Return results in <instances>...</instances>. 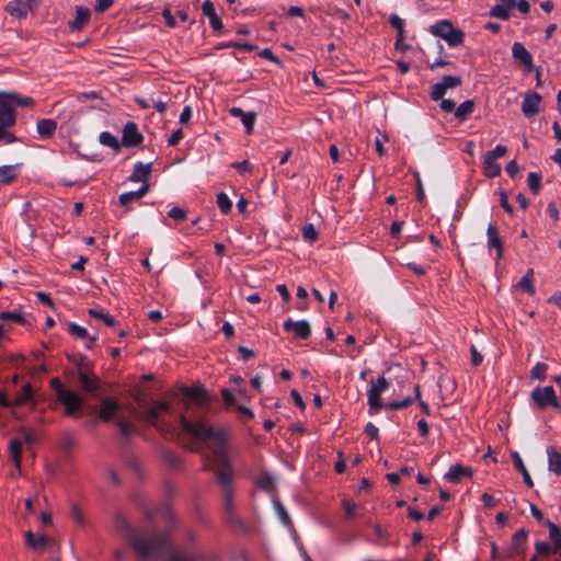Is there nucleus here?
Here are the masks:
<instances>
[{
  "label": "nucleus",
  "mask_w": 561,
  "mask_h": 561,
  "mask_svg": "<svg viewBox=\"0 0 561 561\" xmlns=\"http://www.w3.org/2000/svg\"><path fill=\"white\" fill-rule=\"evenodd\" d=\"M182 430L197 442L204 443L209 449L210 455L206 458V468L211 470L217 481L222 486L224 511L229 522L237 520L234 515L232 469L228 457L227 434L222 428H214L203 421H190L181 415Z\"/></svg>",
  "instance_id": "1"
},
{
  "label": "nucleus",
  "mask_w": 561,
  "mask_h": 561,
  "mask_svg": "<svg viewBox=\"0 0 561 561\" xmlns=\"http://www.w3.org/2000/svg\"><path fill=\"white\" fill-rule=\"evenodd\" d=\"M135 552L142 558H153L158 561H204L202 556H188L174 549L168 534L156 536L139 533L130 538Z\"/></svg>",
  "instance_id": "2"
},
{
  "label": "nucleus",
  "mask_w": 561,
  "mask_h": 561,
  "mask_svg": "<svg viewBox=\"0 0 561 561\" xmlns=\"http://www.w3.org/2000/svg\"><path fill=\"white\" fill-rule=\"evenodd\" d=\"M34 103L32 98L19 96L16 93L0 92V125L13 126L15 124L16 106H32Z\"/></svg>",
  "instance_id": "3"
},
{
  "label": "nucleus",
  "mask_w": 561,
  "mask_h": 561,
  "mask_svg": "<svg viewBox=\"0 0 561 561\" xmlns=\"http://www.w3.org/2000/svg\"><path fill=\"white\" fill-rule=\"evenodd\" d=\"M433 35L443 38L449 46H459L463 42V32L455 28L450 21L442 20L431 26Z\"/></svg>",
  "instance_id": "4"
},
{
  "label": "nucleus",
  "mask_w": 561,
  "mask_h": 561,
  "mask_svg": "<svg viewBox=\"0 0 561 561\" xmlns=\"http://www.w3.org/2000/svg\"><path fill=\"white\" fill-rule=\"evenodd\" d=\"M530 397L536 407L541 410L547 409L548 407H552L554 409L560 408L552 386L537 387L531 391Z\"/></svg>",
  "instance_id": "5"
},
{
  "label": "nucleus",
  "mask_w": 561,
  "mask_h": 561,
  "mask_svg": "<svg viewBox=\"0 0 561 561\" xmlns=\"http://www.w3.org/2000/svg\"><path fill=\"white\" fill-rule=\"evenodd\" d=\"M507 148L502 145H497L493 150L488 151L483 158V172L488 178H496L501 174V167L496 162V159L502 158L506 154Z\"/></svg>",
  "instance_id": "6"
},
{
  "label": "nucleus",
  "mask_w": 561,
  "mask_h": 561,
  "mask_svg": "<svg viewBox=\"0 0 561 561\" xmlns=\"http://www.w3.org/2000/svg\"><path fill=\"white\" fill-rule=\"evenodd\" d=\"M170 410L168 402H154L150 408L145 411V420L156 426L159 431H165L167 425L162 421V416Z\"/></svg>",
  "instance_id": "7"
},
{
  "label": "nucleus",
  "mask_w": 561,
  "mask_h": 561,
  "mask_svg": "<svg viewBox=\"0 0 561 561\" xmlns=\"http://www.w3.org/2000/svg\"><path fill=\"white\" fill-rule=\"evenodd\" d=\"M389 388V382L385 377H379L377 380L370 381V389L368 390V405L371 410H380L383 408L381 402V393Z\"/></svg>",
  "instance_id": "8"
},
{
  "label": "nucleus",
  "mask_w": 561,
  "mask_h": 561,
  "mask_svg": "<svg viewBox=\"0 0 561 561\" xmlns=\"http://www.w3.org/2000/svg\"><path fill=\"white\" fill-rule=\"evenodd\" d=\"M37 7L38 3L36 0H12L7 4L5 11L11 16L23 19Z\"/></svg>",
  "instance_id": "9"
},
{
  "label": "nucleus",
  "mask_w": 561,
  "mask_h": 561,
  "mask_svg": "<svg viewBox=\"0 0 561 561\" xmlns=\"http://www.w3.org/2000/svg\"><path fill=\"white\" fill-rule=\"evenodd\" d=\"M461 84V78L455 76H445L442 81L431 88V98L434 101L442 99L448 89L458 88Z\"/></svg>",
  "instance_id": "10"
},
{
  "label": "nucleus",
  "mask_w": 561,
  "mask_h": 561,
  "mask_svg": "<svg viewBox=\"0 0 561 561\" xmlns=\"http://www.w3.org/2000/svg\"><path fill=\"white\" fill-rule=\"evenodd\" d=\"M58 401L65 405L66 414L70 416L75 415L83 404V399L71 390L60 391Z\"/></svg>",
  "instance_id": "11"
},
{
  "label": "nucleus",
  "mask_w": 561,
  "mask_h": 561,
  "mask_svg": "<svg viewBox=\"0 0 561 561\" xmlns=\"http://www.w3.org/2000/svg\"><path fill=\"white\" fill-rule=\"evenodd\" d=\"M144 140L142 135L138 130V126L134 122H127L123 129L122 144L125 147L139 146Z\"/></svg>",
  "instance_id": "12"
},
{
  "label": "nucleus",
  "mask_w": 561,
  "mask_h": 561,
  "mask_svg": "<svg viewBox=\"0 0 561 561\" xmlns=\"http://www.w3.org/2000/svg\"><path fill=\"white\" fill-rule=\"evenodd\" d=\"M541 95L537 92L527 93L522 102V112L531 118L540 112Z\"/></svg>",
  "instance_id": "13"
},
{
  "label": "nucleus",
  "mask_w": 561,
  "mask_h": 561,
  "mask_svg": "<svg viewBox=\"0 0 561 561\" xmlns=\"http://www.w3.org/2000/svg\"><path fill=\"white\" fill-rule=\"evenodd\" d=\"M283 328L286 332H294L296 337L306 340L311 334V328L308 321H293L288 319L284 322Z\"/></svg>",
  "instance_id": "14"
},
{
  "label": "nucleus",
  "mask_w": 561,
  "mask_h": 561,
  "mask_svg": "<svg viewBox=\"0 0 561 561\" xmlns=\"http://www.w3.org/2000/svg\"><path fill=\"white\" fill-rule=\"evenodd\" d=\"M24 537L26 546L36 552L45 551L51 543V540L46 535L39 534L35 536L31 530H27Z\"/></svg>",
  "instance_id": "15"
},
{
  "label": "nucleus",
  "mask_w": 561,
  "mask_h": 561,
  "mask_svg": "<svg viewBox=\"0 0 561 561\" xmlns=\"http://www.w3.org/2000/svg\"><path fill=\"white\" fill-rule=\"evenodd\" d=\"M515 7V0H496V3L491 8L490 15L500 20H507L510 11Z\"/></svg>",
  "instance_id": "16"
},
{
  "label": "nucleus",
  "mask_w": 561,
  "mask_h": 561,
  "mask_svg": "<svg viewBox=\"0 0 561 561\" xmlns=\"http://www.w3.org/2000/svg\"><path fill=\"white\" fill-rule=\"evenodd\" d=\"M202 12L205 16L208 18L210 26L215 32H219L222 30L224 24L220 18L217 15L215 5L210 0H205L202 4Z\"/></svg>",
  "instance_id": "17"
},
{
  "label": "nucleus",
  "mask_w": 561,
  "mask_h": 561,
  "mask_svg": "<svg viewBox=\"0 0 561 561\" xmlns=\"http://www.w3.org/2000/svg\"><path fill=\"white\" fill-rule=\"evenodd\" d=\"M473 470L471 467H465L459 463L453 465L445 473L444 478L449 482L457 483L463 477H471Z\"/></svg>",
  "instance_id": "18"
},
{
  "label": "nucleus",
  "mask_w": 561,
  "mask_h": 561,
  "mask_svg": "<svg viewBox=\"0 0 561 561\" xmlns=\"http://www.w3.org/2000/svg\"><path fill=\"white\" fill-rule=\"evenodd\" d=\"M229 113L233 117H240L242 124L244 125L247 133L252 134L253 127L256 119V114L254 112H244L240 107H231Z\"/></svg>",
  "instance_id": "19"
},
{
  "label": "nucleus",
  "mask_w": 561,
  "mask_h": 561,
  "mask_svg": "<svg viewBox=\"0 0 561 561\" xmlns=\"http://www.w3.org/2000/svg\"><path fill=\"white\" fill-rule=\"evenodd\" d=\"M513 57L519 60L528 71L533 69V57L530 53L520 43H514L512 47Z\"/></svg>",
  "instance_id": "20"
},
{
  "label": "nucleus",
  "mask_w": 561,
  "mask_h": 561,
  "mask_svg": "<svg viewBox=\"0 0 561 561\" xmlns=\"http://www.w3.org/2000/svg\"><path fill=\"white\" fill-rule=\"evenodd\" d=\"M119 405L116 400L113 399H104L101 402L100 407V417L103 421H111L115 417L118 412Z\"/></svg>",
  "instance_id": "21"
},
{
  "label": "nucleus",
  "mask_w": 561,
  "mask_h": 561,
  "mask_svg": "<svg viewBox=\"0 0 561 561\" xmlns=\"http://www.w3.org/2000/svg\"><path fill=\"white\" fill-rule=\"evenodd\" d=\"M91 12L88 8L76 7V18L69 22V27L73 31L81 30L90 21Z\"/></svg>",
  "instance_id": "22"
},
{
  "label": "nucleus",
  "mask_w": 561,
  "mask_h": 561,
  "mask_svg": "<svg viewBox=\"0 0 561 561\" xmlns=\"http://www.w3.org/2000/svg\"><path fill=\"white\" fill-rule=\"evenodd\" d=\"M488 245L489 248H495L496 249V260H501L503 256V243L501 241V238L499 236V232L496 228L493 225H489L488 230Z\"/></svg>",
  "instance_id": "23"
},
{
  "label": "nucleus",
  "mask_w": 561,
  "mask_h": 561,
  "mask_svg": "<svg viewBox=\"0 0 561 561\" xmlns=\"http://www.w3.org/2000/svg\"><path fill=\"white\" fill-rule=\"evenodd\" d=\"M545 525L549 529V538L553 545V553H559L561 557V528L549 519L545 522Z\"/></svg>",
  "instance_id": "24"
},
{
  "label": "nucleus",
  "mask_w": 561,
  "mask_h": 561,
  "mask_svg": "<svg viewBox=\"0 0 561 561\" xmlns=\"http://www.w3.org/2000/svg\"><path fill=\"white\" fill-rule=\"evenodd\" d=\"M79 381L82 388L90 392L92 396L98 394V390L100 388V381L96 377H91L88 373L80 370L79 371Z\"/></svg>",
  "instance_id": "25"
},
{
  "label": "nucleus",
  "mask_w": 561,
  "mask_h": 561,
  "mask_svg": "<svg viewBox=\"0 0 561 561\" xmlns=\"http://www.w3.org/2000/svg\"><path fill=\"white\" fill-rule=\"evenodd\" d=\"M151 174V163L144 164L141 162H138L131 175L129 176V180L131 182H144L146 183Z\"/></svg>",
  "instance_id": "26"
},
{
  "label": "nucleus",
  "mask_w": 561,
  "mask_h": 561,
  "mask_svg": "<svg viewBox=\"0 0 561 561\" xmlns=\"http://www.w3.org/2000/svg\"><path fill=\"white\" fill-rule=\"evenodd\" d=\"M57 129V123L50 118L39 119L36 124V130L42 138H50Z\"/></svg>",
  "instance_id": "27"
},
{
  "label": "nucleus",
  "mask_w": 561,
  "mask_h": 561,
  "mask_svg": "<svg viewBox=\"0 0 561 561\" xmlns=\"http://www.w3.org/2000/svg\"><path fill=\"white\" fill-rule=\"evenodd\" d=\"M548 468L557 476L561 474V454L553 447L547 448Z\"/></svg>",
  "instance_id": "28"
},
{
  "label": "nucleus",
  "mask_w": 561,
  "mask_h": 561,
  "mask_svg": "<svg viewBox=\"0 0 561 561\" xmlns=\"http://www.w3.org/2000/svg\"><path fill=\"white\" fill-rule=\"evenodd\" d=\"M512 458H513L515 468L522 473L524 482L527 484V486L533 488L534 481H533L527 468L525 467L519 454L517 451H513Z\"/></svg>",
  "instance_id": "29"
},
{
  "label": "nucleus",
  "mask_w": 561,
  "mask_h": 561,
  "mask_svg": "<svg viewBox=\"0 0 561 561\" xmlns=\"http://www.w3.org/2000/svg\"><path fill=\"white\" fill-rule=\"evenodd\" d=\"M185 398L197 402L198 404H205L207 393L205 389L199 387H186L184 390Z\"/></svg>",
  "instance_id": "30"
},
{
  "label": "nucleus",
  "mask_w": 561,
  "mask_h": 561,
  "mask_svg": "<svg viewBox=\"0 0 561 561\" xmlns=\"http://www.w3.org/2000/svg\"><path fill=\"white\" fill-rule=\"evenodd\" d=\"M474 110V101L466 100L455 110V117L459 122H465Z\"/></svg>",
  "instance_id": "31"
},
{
  "label": "nucleus",
  "mask_w": 561,
  "mask_h": 561,
  "mask_svg": "<svg viewBox=\"0 0 561 561\" xmlns=\"http://www.w3.org/2000/svg\"><path fill=\"white\" fill-rule=\"evenodd\" d=\"M88 314L92 318H95V319H99L101 321H103L107 327H114L116 325V320L113 316H111L110 313L105 312L102 308L100 307H96V308H90L88 310Z\"/></svg>",
  "instance_id": "32"
},
{
  "label": "nucleus",
  "mask_w": 561,
  "mask_h": 561,
  "mask_svg": "<svg viewBox=\"0 0 561 561\" xmlns=\"http://www.w3.org/2000/svg\"><path fill=\"white\" fill-rule=\"evenodd\" d=\"M18 165H2L0 167V183L10 184L18 178Z\"/></svg>",
  "instance_id": "33"
},
{
  "label": "nucleus",
  "mask_w": 561,
  "mask_h": 561,
  "mask_svg": "<svg viewBox=\"0 0 561 561\" xmlns=\"http://www.w3.org/2000/svg\"><path fill=\"white\" fill-rule=\"evenodd\" d=\"M534 282V271L529 268L526 274L518 282L517 287L527 291L529 295L535 294V287L533 285Z\"/></svg>",
  "instance_id": "34"
},
{
  "label": "nucleus",
  "mask_w": 561,
  "mask_h": 561,
  "mask_svg": "<svg viewBox=\"0 0 561 561\" xmlns=\"http://www.w3.org/2000/svg\"><path fill=\"white\" fill-rule=\"evenodd\" d=\"M21 448H22V443L19 439H12L9 443L10 456L14 462L15 468H18V469H20V466H21Z\"/></svg>",
  "instance_id": "35"
},
{
  "label": "nucleus",
  "mask_w": 561,
  "mask_h": 561,
  "mask_svg": "<svg viewBox=\"0 0 561 561\" xmlns=\"http://www.w3.org/2000/svg\"><path fill=\"white\" fill-rule=\"evenodd\" d=\"M33 399V390L30 383L22 387L21 393L14 400V405L20 407L31 402Z\"/></svg>",
  "instance_id": "36"
},
{
  "label": "nucleus",
  "mask_w": 561,
  "mask_h": 561,
  "mask_svg": "<svg viewBox=\"0 0 561 561\" xmlns=\"http://www.w3.org/2000/svg\"><path fill=\"white\" fill-rule=\"evenodd\" d=\"M100 141L102 145L106 146V147H110V148H113L115 150H118L119 149V142H118V139L111 133L108 131H103L101 133L100 135Z\"/></svg>",
  "instance_id": "37"
},
{
  "label": "nucleus",
  "mask_w": 561,
  "mask_h": 561,
  "mask_svg": "<svg viewBox=\"0 0 561 561\" xmlns=\"http://www.w3.org/2000/svg\"><path fill=\"white\" fill-rule=\"evenodd\" d=\"M273 503H274V508L276 511V514H277L278 518L280 519V522L285 526L291 525L290 517H289L288 513L286 512L285 507L283 506V504L278 500H274Z\"/></svg>",
  "instance_id": "38"
},
{
  "label": "nucleus",
  "mask_w": 561,
  "mask_h": 561,
  "mask_svg": "<svg viewBox=\"0 0 561 561\" xmlns=\"http://www.w3.org/2000/svg\"><path fill=\"white\" fill-rule=\"evenodd\" d=\"M547 370H548L547 364L537 363L530 371V378L537 379V380H543L546 378Z\"/></svg>",
  "instance_id": "39"
},
{
  "label": "nucleus",
  "mask_w": 561,
  "mask_h": 561,
  "mask_svg": "<svg viewBox=\"0 0 561 561\" xmlns=\"http://www.w3.org/2000/svg\"><path fill=\"white\" fill-rule=\"evenodd\" d=\"M217 206L224 214H228L231 210L232 204L226 193L217 194Z\"/></svg>",
  "instance_id": "40"
},
{
  "label": "nucleus",
  "mask_w": 561,
  "mask_h": 561,
  "mask_svg": "<svg viewBox=\"0 0 561 561\" xmlns=\"http://www.w3.org/2000/svg\"><path fill=\"white\" fill-rule=\"evenodd\" d=\"M540 181H541L540 174L535 173V172H530L528 174L527 184H528L529 190L534 194H538L539 188H540Z\"/></svg>",
  "instance_id": "41"
},
{
  "label": "nucleus",
  "mask_w": 561,
  "mask_h": 561,
  "mask_svg": "<svg viewBox=\"0 0 561 561\" xmlns=\"http://www.w3.org/2000/svg\"><path fill=\"white\" fill-rule=\"evenodd\" d=\"M390 24L397 31L398 37H404V21L397 14H392L389 19Z\"/></svg>",
  "instance_id": "42"
},
{
  "label": "nucleus",
  "mask_w": 561,
  "mask_h": 561,
  "mask_svg": "<svg viewBox=\"0 0 561 561\" xmlns=\"http://www.w3.org/2000/svg\"><path fill=\"white\" fill-rule=\"evenodd\" d=\"M68 332L78 337V339H85L88 337V331L85 328L77 324V323H69L68 325Z\"/></svg>",
  "instance_id": "43"
},
{
  "label": "nucleus",
  "mask_w": 561,
  "mask_h": 561,
  "mask_svg": "<svg viewBox=\"0 0 561 561\" xmlns=\"http://www.w3.org/2000/svg\"><path fill=\"white\" fill-rule=\"evenodd\" d=\"M0 319L3 321L10 320L16 323H24L22 313L18 311H3L0 313Z\"/></svg>",
  "instance_id": "44"
},
{
  "label": "nucleus",
  "mask_w": 561,
  "mask_h": 561,
  "mask_svg": "<svg viewBox=\"0 0 561 561\" xmlns=\"http://www.w3.org/2000/svg\"><path fill=\"white\" fill-rule=\"evenodd\" d=\"M257 484L261 489L265 490V491H273L274 488H275V482H274V479L272 476L270 474H263L259 481H257Z\"/></svg>",
  "instance_id": "45"
},
{
  "label": "nucleus",
  "mask_w": 561,
  "mask_h": 561,
  "mask_svg": "<svg viewBox=\"0 0 561 561\" xmlns=\"http://www.w3.org/2000/svg\"><path fill=\"white\" fill-rule=\"evenodd\" d=\"M412 402H413V399L411 397H407L403 400L389 402L385 405V408L387 410H400V409L409 407Z\"/></svg>",
  "instance_id": "46"
},
{
  "label": "nucleus",
  "mask_w": 561,
  "mask_h": 561,
  "mask_svg": "<svg viewBox=\"0 0 561 561\" xmlns=\"http://www.w3.org/2000/svg\"><path fill=\"white\" fill-rule=\"evenodd\" d=\"M535 549L537 554H541L545 557H549L551 553H553V547H551L550 543L545 541L536 542Z\"/></svg>",
  "instance_id": "47"
},
{
  "label": "nucleus",
  "mask_w": 561,
  "mask_h": 561,
  "mask_svg": "<svg viewBox=\"0 0 561 561\" xmlns=\"http://www.w3.org/2000/svg\"><path fill=\"white\" fill-rule=\"evenodd\" d=\"M302 237L305 238V240L310 241V242H313L317 240L318 232H317L316 228L313 227V225L309 224L302 228Z\"/></svg>",
  "instance_id": "48"
},
{
  "label": "nucleus",
  "mask_w": 561,
  "mask_h": 561,
  "mask_svg": "<svg viewBox=\"0 0 561 561\" xmlns=\"http://www.w3.org/2000/svg\"><path fill=\"white\" fill-rule=\"evenodd\" d=\"M342 506L344 508L346 518L351 519L356 516L357 505L355 503H352L348 500H343Z\"/></svg>",
  "instance_id": "49"
},
{
  "label": "nucleus",
  "mask_w": 561,
  "mask_h": 561,
  "mask_svg": "<svg viewBox=\"0 0 561 561\" xmlns=\"http://www.w3.org/2000/svg\"><path fill=\"white\" fill-rule=\"evenodd\" d=\"M527 540V531L525 529L517 530L513 536V545L517 550L519 546L524 545Z\"/></svg>",
  "instance_id": "50"
},
{
  "label": "nucleus",
  "mask_w": 561,
  "mask_h": 561,
  "mask_svg": "<svg viewBox=\"0 0 561 561\" xmlns=\"http://www.w3.org/2000/svg\"><path fill=\"white\" fill-rule=\"evenodd\" d=\"M10 126H1L0 125V140H2L4 144H12V142H15L18 141V138L9 133L7 130V128H9Z\"/></svg>",
  "instance_id": "51"
},
{
  "label": "nucleus",
  "mask_w": 561,
  "mask_h": 561,
  "mask_svg": "<svg viewBox=\"0 0 561 561\" xmlns=\"http://www.w3.org/2000/svg\"><path fill=\"white\" fill-rule=\"evenodd\" d=\"M415 182H416V197L420 203L425 202V192L423 187V183L421 176L417 172L414 173Z\"/></svg>",
  "instance_id": "52"
},
{
  "label": "nucleus",
  "mask_w": 561,
  "mask_h": 561,
  "mask_svg": "<svg viewBox=\"0 0 561 561\" xmlns=\"http://www.w3.org/2000/svg\"><path fill=\"white\" fill-rule=\"evenodd\" d=\"M20 435L25 444L32 445L35 442V433L26 427H20Z\"/></svg>",
  "instance_id": "53"
},
{
  "label": "nucleus",
  "mask_w": 561,
  "mask_h": 561,
  "mask_svg": "<svg viewBox=\"0 0 561 561\" xmlns=\"http://www.w3.org/2000/svg\"><path fill=\"white\" fill-rule=\"evenodd\" d=\"M168 215L170 218H172L176 221H182L186 218V211L180 207L171 208Z\"/></svg>",
  "instance_id": "54"
},
{
  "label": "nucleus",
  "mask_w": 561,
  "mask_h": 561,
  "mask_svg": "<svg viewBox=\"0 0 561 561\" xmlns=\"http://www.w3.org/2000/svg\"><path fill=\"white\" fill-rule=\"evenodd\" d=\"M138 196L136 195V192L133 191V192H126V193H123L121 196H119V204L122 206H127L129 203L131 202H135V201H138Z\"/></svg>",
  "instance_id": "55"
},
{
  "label": "nucleus",
  "mask_w": 561,
  "mask_h": 561,
  "mask_svg": "<svg viewBox=\"0 0 561 561\" xmlns=\"http://www.w3.org/2000/svg\"><path fill=\"white\" fill-rule=\"evenodd\" d=\"M233 169L237 171L243 173V172H251L253 167L248 160H242L240 162H234L231 164Z\"/></svg>",
  "instance_id": "56"
},
{
  "label": "nucleus",
  "mask_w": 561,
  "mask_h": 561,
  "mask_svg": "<svg viewBox=\"0 0 561 561\" xmlns=\"http://www.w3.org/2000/svg\"><path fill=\"white\" fill-rule=\"evenodd\" d=\"M114 3V0H96L94 10L98 13H102L110 9Z\"/></svg>",
  "instance_id": "57"
},
{
  "label": "nucleus",
  "mask_w": 561,
  "mask_h": 561,
  "mask_svg": "<svg viewBox=\"0 0 561 561\" xmlns=\"http://www.w3.org/2000/svg\"><path fill=\"white\" fill-rule=\"evenodd\" d=\"M182 138H183V131L181 128H179L170 135V137L168 138V144H169V146H172V147L176 146Z\"/></svg>",
  "instance_id": "58"
},
{
  "label": "nucleus",
  "mask_w": 561,
  "mask_h": 561,
  "mask_svg": "<svg viewBox=\"0 0 561 561\" xmlns=\"http://www.w3.org/2000/svg\"><path fill=\"white\" fill-rule=\"evenodd\" d=\"M438 101H440V108L446 112V113H450L453 111H455V102L453 100H449V99H444V96L442 99H439Z\"/></svg>",
  "instance_id": "59"
},
{
  "label": "nucleus",
  "mask_w": 561,
  "mask_h": 561,
  "mask_svg": "<svg viewBox=\"0 0 561 561\" xmlns=\"http://www.w3.org/2000/svg\"><path fill=\"white\" fill-rule=\"evenodd\" d=\"M365 433L367 436H369L371 439H378L379 438V431L376 425L373 423H367L365 426Z\"/></svg>",
  "instance_id": "60"
},
{
  "label": "nucleus",
  "mask_w": 561,
  "mask_h": 561,
  "mask_svg": "<svg viewBox=\"0 0 561 561\" xmlns=\"http://www.w3.org/2000/svg\"><path fill=\"white\" fill-rule=\"evenodd\" d=\"M290 397L294 401V403L300 409V410H305L306 405H305V402L302 400V397L300 396V393L296 390V389H293L290 391Z\"/></svg>",
  "instance_id": "61"
},
{
  "label": "nucleus",
  "mask_w": 561,
  "mask_h": 561,
  "mask_svg": "<svg viewBox=\"0 0 561 561\" xmlns=\"http://www.w3.org/2000/svg\"><path fill=\"white\" fill-rule=\"evenodd\" d=\"M470 352H471V363L473 366H479L482 360H483V356L478 352L477 347L474 345H471V348H470Z\"/></svg>",
  "instance_id": "62"
},
{
  "label": "nucleus",
  "mask_w": 561,
  "mask_h": 561,
  "mask_svg": "<svg viewBox=\"0 0 561 561\" xmlns=\"http://www.w3.org/2000/svg\"><path fill=\"white\" fill-rule=\"evenodd\" d=\"M481 501L483 502L485 507H493L496 504V500L490 493H483L481 495Z\"/></svg>",
  "instance_id": "63"
},
{
  "label": "nucleus",
  "mask_w": 561,
  "mask_h": 561,
  "mask_svg": "<svg viewBox=\"0 0 561 561\" xmlns=\"http://www.w3.org/2000/svg\"><path fill=\"white\" fill-rule=\"evenodd\" d=\"M221 397L226 405H232L234 403V397L232 392L228 389L221 390Z\"/></svg>",
  "instance_id": "64"
}]
</instances>
